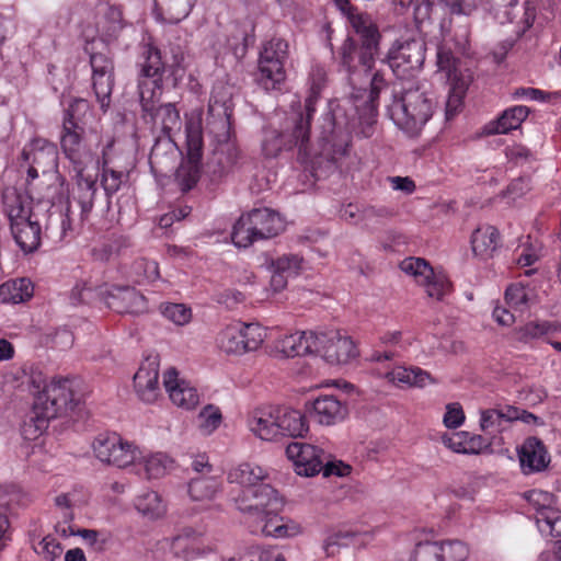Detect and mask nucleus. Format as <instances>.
Here are the masks:
<instances>
[{
    "instance_id": "nucleus-55",
    "label": "nucleus",
    "mask_w": 561,
    "mask_h": 561,
    "mask_svg": "<svg viewBox=\"0 0 561 561\" xmlns=\"http://www.w3.org/2000/svg\"><path fill=\"white\" fill-rule=\"evenodd\" d=\"M1 294L8 291L10 294L9 300L13 304H20L33 296L34 287L28 279L21 278L14 280L12 284H5L0 287Z\"/></svg>"
},
{
    "instance_id": "nucleus-3",
    "label": "nucleus",
    "mask_w": 561,
    "mask_h": 561,
    "mask_svg": "<svg viewBox=\"0 0 561 561\" xmlns=\"http://www.w3.org/2000/svg\"><path fill=\"white\" fill-rule=\"evenodd\" d=\"M30 383L38 391L23 433L28 438L38 437L47 430L51 420L72 411L79 403L75 396L73 381L69 378L54 379L49 385L39 370L31 369Z\"/></svg>"
},
{
    "instance_id": "nucleus-39",
    "label": "nucleus",
    "mask_w": 561,
    "mask_h": 561,
    "mask_svg": "<svg viewBox=\"0 0 561 561\" xmlns=\"http://www.w3.org/2000/svg\"><path fill=\"white\" fill-rule=\"evenodd\" d=\"M220 481L210 476L192 478L188 483V494L193 501L207 502L215 499L220 491Z\"/></svg>"
},
{
    "instance_id": "nucleus-4",
    "label": "nucleus",
    "mask_w": 561,
    "mask_h": 561,
    "mask_svg": "<svg viewBox=\"0 0 561 561\" xmlns=\"http://www.w3.org/2000/svg\"><path fill=\"white\" fill-rule=\"evenodd\" d=\"M391 103L387 106L393 123L410 136H416L432 117L434 100L415 83L392 90Z\"/></svg>"
},
{
    "instance_id": "nucleus-64",
    "label": "nucleus",
    "mask_w": 561,
    "mask_h": 561,
    "mask_svg": "<svg viewBox=\"0 0 561 561\" xmlns=\"http://www.w3.org/2000/svg\"><path fill=\"white\" fill-rule=\"evenodd\" d=\"M38 547L41 548V553L48 561H55L62 553V547L60 542L50 535L44 537L39 541Z\"/></svg>"
},
{
    "instance_id": "nucleus-2",
    "label": "nucleus",
    "mask_w": 561,
    "mask_h": 561,
    "mask_svg": "<svg viewBox=\"0 0 561 561\" xmlns=\"http://www.w3.org/2000/svg\"><path fill=\"white\" fill-rule=\"evenodd\" d=\"M386 88V79L377 71L370 78L369 91L356 88L354 84L350 96L331 107L332 130L331 136L324 140L330 145L335 161L337 157L347 153L350 136L355 131L356 121H363L368 125L374 122L377 115V99Z\"/></svg>"
},
{
    "instance_id": "nucleus-22",
    "label": "nucleus",
    "mask_w": 561,
    "mask_h": 561,
    "mask_svg": "<svg viewBox=\"0 0 561 561\" xmlns=\"http://www.w3.org/2000/svg\"><path fill=\"white\" fill-rule=\"evenodd\" d=\"M240 152L234 142L216 144L206 163V173L213 182L220 181L236 167Z\"/></svg>"
},
{
    "instance_id": "nucleus-51",
    "label": "nucleus",
    "mask_w": 561,
    "mask_h": 561,
    "mask_svg": "<svg viewBox=\"0 0 561 561\" xmlns=\"http://www.w3.org/2000/svg\"><path fill=\"white\" fill-rule=\"evenodd\" d=\"M400 268L405 274L413 276L419 284L434 276V271L431 265L421 257L404 259L400 263Z\"/></svg>"
},
{
    "instance_id": "nucleus-56",
    "label": "nucleus",
    "mask_w": 561,
    "mask_h": 561,
    "mask_svg": "<svg viewBox=\"0 0 561 561\" xmlns=\"http://www.w3.org/2000/svg\"><path fill=\"white\" fill-rule=\"evenodd\" d=\"M28 499L16 485H8L0 490V507L13 512L20 506H25Z\"/></svg>"
},
{
    "instance_id": "nucleus-45",
    "label": "nucleus",
    "mask_w": 561,
    "mask_h": 561,
    "mask_svg": "<svg viewBox=\"0 0 561 561\" xmlns=\"http://www.w3.org/2000/svg\"><path fill=\"white\" fill-rule=\"evenodd\" d=\"M139 99L144 118L158 106L156 103L161 95L162 81L156 87L152 80L140 79L138 83Z\"/></svg>"
},
{
    "instance_id": "nucleus-27",
    "label": "nucleus",
    "mask_w": 561,
    "mask_h": 561,
    "mask_svg": "<svg viewBox=\"0 0 561 561\" xmlns=\"http://www.w3.org/2000/svg\"><path fill=\"white\" fill-rule=\"evenodd\" d=\"M519 461L524 472L531 473L546 469L550 462V457L539 438L528 437L519 450Z\"/></svg>"
},
{
    "instance_id": "nucleus-36",
    "label": "nucleus",
    "mask_w": 561,
    "mask_h": 561,
    "mask_svg": "<svg viewBox=\"0 0 561 561\" xmlns=\"http://www.w3.org/2000/svg\"><path fill=\"white\" fill-rule=\"evenodd\" d=\"M147 117H150L154 125H160L164 136L172 137V134L179 131L181 128L180 112L174 103H165L156 106Z\"/></svg>"
},
{
    "instance_id": "nucleus-47",
    "label": "nucleus",
    "mask_w": 561,
    "mask_h": 561,
    "mask_svg": "<svg viewBox=\"0 0 561 561\" xmlns=\"http://www.w3.org/2000/svg\"><path fill=\"white\" fill-rule=\"evenodd\" d=\"M305 263L301 255L287 253L271 260L270 267L290 277L299 275L305 270Z\"/></svg>"
},
{
    "instance_id": "nucleus-12",
    "label": "nucleus",
    "mask_w": 561,
    "mask_h": 561,
    "mask_svg": "<svg viewBox=\"0 0 561 561\" xmlns=\"http://www.w3.org/2000/svg\"><path fill=\"white\" fill-rule=\"evenodd\" d=\"M21 156L28 164L27 181H35L39 175L46 176L58 172V149L47 139H33L23 148Z\"/></svg>"
},
{
    "instance_id": "nucleus-9",
    "label": "nucleus",
    "mask_w": 561,
    "mask_h": 561,
    "mask_svg": "<svg viewBox=\"0 0 561 561\" xmlns=\"http://www.w3.org/2000/svg\"><path fill=\"white\" fill-rule=\"evenodd\" d=\"M89 64L91 67V87L96 102L102 111H106L111 105V96L115 87V62L114 56L108 48L96 51L93 47L89 49Z\"/></svg>"
},
{
    "instance_id": "nucleus-61",
    "label": "nucleus",
    "mask_w": 561,
    "mask_h": 561,
    "mask_svg": "<svg viewBox=\"0 0 561 561\" xmlns=\"http://www.w3.org/2000/svg\"><path fill=\"white\" fill-rule=\"evenodd\" d=\"M439 542H419L412 552L410 561H442V559H439Z\"/></svg>"
},
{
    "instance_id": "nucleus-43",
    "label": "nucleus",
    "mask_w": 561,
    "mask_h": 561,
    "mask_svg": "<svg viewBox=\"0 0 561 561\" xmlns=\"http://www.w3.org/2000/svg\"><path fill=\"white\" fill-rule=\"evenodd\" d=\"M249 37V30L245 25L232 23L227 30L226 45L237 58H242L247 53Z\"/></svg>"
},
{
    "instance_id": "nucleus-52",
    "label": "nucleus",
    "mask_w": 561,
    "mask_h": 561,
    "mask_svg": "<svg viewBox=\"0 0 561 561\" xmlns=\"http://www.w3.org/2000/svg\"><path fill=\"white\" fill-rule=\"evenodd\" d=\"M552 325L548 321H531L515 330V337L518 342L530 343L548 334Z\"/></svg>"
},
{
    "instance_id": "nucleus-46",
    "label": "nucleus",
    "mask_w": 561,
    "mask_h": 561,
    "mask_svg": "<svg viewBox=\"0 0 561 561\" xmlns=\"http://www.w3.org/2000/svg\"><path fill=\"white\" fill-rule=\"evenodd\" d=\"M174 158V142L172 137L164 136L163 139L159 138L151 148L149 154V162L151 168H162Z\"/></svg>"
},
{
    "instance_id": "nucleus-24",
    "label": "nucleus",
    "mask_w": 561,
    "mask_h": 561,
    "mask_svg": "<svg viewBox=\"0 0 561 561\" xmlns=\"http://www.w3.org/2000/svg\"><path fill=\"white\" fill-rule=\"evenodd\" d=\"M128 26L124 19L123 10L118 5L106 4L101 12V16L96 23V31L100 41L105 44V48L115 44L124 28Z\"/></svg>"
},
{
    "instance_id": "nucleus-19",
    "label": "nucleus",
    "mask_w": 561,
    "mask_h": 561,
    "mask_svg": "<svg viewBox=\"0 0 561 561\" xmlns=\"http://www.w3.org/2000/svg\"><path fill=\"white\" fill-rule=\"evenodd\" d=\"M286 455L294 462L295 471L299 476L313 477L321 472L327 454L317 446L295 442L286 447Z\"/></svg>"
},
{
    "instance_id": "nucleus-6",
    "label": "nucleus",
    "mask_w": 561,
    "mask_h": 561,
    "mask_svg": "<svg viewBox=\"0 0 561 561\" xmlns=\"http://www.w3.org/2000/svg\"><path fill=\"white\" fill-rule=\"evenodd\" d=\"M248 423L250 431L263 440H275L279 436L302 437L308 431L305 416L288 408H278L274 412L254 411Z\"/></svg>"
},
{
    "instance_id": "nucleus-57",
    "label": "nucleus",
    "mask_w": 561,
    "mask_h": 561,
    "mask_svg": "<svg viewBox=\"0 0 561 561\" xmlns=\"http://www.w3.org/2000/svg\"><path fill=\"white\" fill-rule=\"evenodd\" d=\"M159 309L164 318L176 325H184L192 319V310L184 304L164 302Z\"/></svg>"
},
{
    "instance_id": "nucleus-40",
    "label": "nucleus",
    "mask_w": 561,
    "mask_h": 561,
    "mask_svg": "<svg viewBox=\"0 0 561 561\" xmlns=\"http://www.w3.org/2000/svg\"><path fill=\"white\" fill-rule=\"evenodd\" d=\"M69 206L65 210L59 207L49 208L47 210V220L45 233L54 240H62L67 232L71 230V220L69 217Z\"/></svg>"
},
{
    "instance_id": "nucleus-21",
    "label": "nucleus",
    "mask_w": 561,
    "mask_h": 561,
    "mask_svg": "<svg viewBox=\"0 0 561 561\" xmlns=\"http://www.w3.org/2000/svg\"><path fill=\"white\" fill-rule=\"evenodd\" d=\"M106 306L117 313L139 314L147 311V299L134 287H114L104 297Z\"/></svg>"
},
{
    "instance_id": "nucleus-17",
    "label": "nucleus",
    "mask_w": 561,
    "mask_h": 561,
    "mask_svg": "<svg viewBox=\"0 0 561 561\" xmlns=\"http://www.w3.org/2000/svg\"><path fill=\"white\" fill-rule=\"evenodd\" d=\"M553 494L533 490L528 493V501L536 507V523L541 533H549L556 539L553 549L561 545V511L551 506Z\"/></svg>"
},
{
    "instance_id": "nucleus-48",
    "label": "nucleus",
    "mask_w": 561,
    "mask_h": 561,
    "mask_svg": "<svg viewBox=\"0 0 561 561\" xmlns=\"http://www.w3.org/2000/svg\"><path fill=\"white\" fill-rule=\"evenodd\" d=\"M241 330L236 324H230L220 331L217 337V344L221 351L227 354H243L241 347Z\"/></svg>"
},
{
    "instance_id": "nucleus-25",
    "label": "nucleus",
    "mask_w": 561,
    "mask_h": 561,
    "mask_svg": "<svg viewBox=\"0 0 561 561\" xmlns=\"http://www.w3.org/2000/svg\"><path fill=\"white\" fill-rule=\"evenodd\" d=\"M38 183L27 181L30 191L42 203L50 205L49 208L56 207V203H61L68 193L66 179L59 172H53Z\"/></svg>"
},
{
    "instance_id": "nucleus-62",
    "label": "nucleus",
    "mask_w": 561,
    "mask_h": 561,
    "mask_svg": "<svg viewBox=\"0 0 561 561\" xmlns=\"http://www.w3.org/2000/svg\"><path fill=\"white\" fill-rule=\"evenodd\" d=\"M420 285L425 287L426 294L431 298L440 300L449 289V283L444 275H435L427 278Z\"/></svg>"
},
{
    "instance_id": "nucleus-37",
    "label": "nucleus",
    "mask_w": 561,
    "mask_h": 561,
    "mask_svg": "<svg viewBox=\"0 0 561 561\" xmlns=\"http://www.w3.org/2000/svg\"><path fill=\"white\" fill-rule=\"evenodd\" d=\"M386 378L400 387H424L431 381V375L420 367H396L386 374Z\"/></svg>"
},
{
    "instance_id": "nucleus-5",
    "label": "nucleus",
    "mask_w": 561,
    "mask_h": 561,
    "mask_svg": "<svg viewBox=\"0 0 561 561\" xmlns=\"http://www.w3.org/2000/svg\"><path fill=\"white\" fill-rule=\"evenodd\" d=\"M3 205L15 243L24 253H33L41 245L42 226L31 203L12 191L3 194Z\"/></svg>"
},
{
    "instance_id": "nucleus-34",
    "label": "nucleus",
    "mask_w": 561,
    "mask_h": 561,
    "mask_svg": "<svg viewBox=\"0 0 561 561\" xmlns=\"http://www.w3.org/2000/svg\"><path fill=\"white\" fill-rule=\"evenodd\" d=\"M141 57V79L152 80V83L158 87L159 82L162 81V73L164 71V62L162 61L161 51L152 44H146L142 47Z\"/></svg>"
},
{
    "instance_id": "nucleus-33",
    "label": "nucleus",
    "mask_w": 561,
    "mask_h": 561,
    "mask_svg": "<svg viewBox=\"0 0 561 561\" xmlns=\"http://www.w3.org/2000/svg\"><path fill=\"white\" fill-rule=\"evenodd\" d=\"M267 477L268 473L263 467L255 463L243 462L231 469L228 472L227 479L230 483L240 484L244 490L257 486Z\"/></svg>"
},
{
    "instance_id": "nucleus-29",
    "label": "nucleus",
    "mask_w": 561,
    "mask_h": 561,
    "mask_svg": "<svg viewBox=\"0 0 561 561\" xmlns=\"http://www.w3.org/2000/svg\"><path fill=\"white\" fill-rule=\"evenodd\" d=\"M317 333L301 331L278 340L276 348L286 357L312 355L317 352Z\"/></svg>"
},
{
    "instance_id": "nucleus-32",
    "label": "nucleus",
    "mask_w": 561,
    "mask_h": 561,
    "mask_svg": "<svg viewBox=\"0 0 561 561\" xmlns=\"http://www.w3.org/2000/svg\"><path fill=\"white\" fill-rule=\"evenodd\" d=\"M499 245L500 233L491 225L479 226L471 234L472 252L483 260L492 257Z\"/></svg>"
},
{
    "instance_id": "nucleus-41",
    "label": "nucleus",
    "mask_w": 561,
    "mask_h": 561,
    "mask_svg": "<svg viewBox=\"0 0 561 561\" xmlns=\"http://www.w3.org/2000/svg\"><path fill=\"white\" fill-rule=\"evenodd\" d=\"M134 505L136 510L149 519H158L167 512V504L161 495L154 491H145L136 496Z\"/></svg>"
},
{
    "instance_id": "nucleus-30",
    "label": "nucleus",
    "mask_w": 561,
    "mask_h": 561,
    "mask_svg": "<svg viewBox=\"0 0 561 561\" xmlns=\"http://www.w3.org/2000/svg\"><path fill=\"white\" fill-rule=\"evenodd\" d=\"M249 216L260 240L276 237L285 228L280 216L270 208L253 209Z\"/></svg>"
},
{
    "instance_id": "nucleus-31",
    "label": "nucleus",
    "mask_w": 561,
    "mask_h": 561,
    "mask_svg": "<svg viewBox=\"0 0 561 561\" xmlns=\"http://www.w3.org/2000/svg\"><path fill=\"white\" fill-rule=\"evenodd\" d=\"M171 550L174 557L192 561L204 553L199 534L193 528H183L172 538Z\"/></svg>"
},
{
    "instance_id": "nucleus-63",
    "label": "nucleus",
    "mask_w": 561,
    "mask_h": 561,
    "mask_svg": "<svg viewBox=\"0 0 561 561\" xmlns=\"http://www.w3.org/2000/svg\"><path fill=\"white\" fill-rule=\"evenodd\" d=\"M505 300L510 307L522 311L528 302V295L523 286L511 285L505 290Z\"/></svg>"
},
{
    "instance_id": "nucleus-28",
    "label": "nucleus",
    "mask_w": 561,
    "mask_h": 561,
    "mask_svg": "<svg viewBox=\"0 0 561 561\" xmlns=\"http://www.w3.org/2000/svg\"><path fill=\"white\" fill-rule=\"evenodd\" d=\"M113 147V140H108L102 148L101 157L94 154V161L101 171V185L107 197V208L111 204V197L119 191L127 179V174L108 167L107 151Z\"/></svg>"
},
{
    "instance_id": "nucleus-50",
    "label": "nucleus",
    "mask_w": 561,
    "mask_h": 561,
    "mask_svg": "<svg viewBox=\"0 0 561 561\" xmlns=\"http://www.w3.org/2000/svg\"><path fill=\"white\" fill-rule=\"evenodd\" d=\"M402 8L412 9L416 27L422 32L423 24L431 20L435 0H397Z\"/></svg>"
},
{
    "instance_id": "nucleus-58",
    "label": "nucleus",
    "mask_w": 561,
    "mask_h": 561,
    "mask_svg": "<svg viewBox=\"0 0 561 561\" xmlns=\"http://www.w3.org/2000/svg\"><path fill=\"white\" fill-rule=\"evenodd\" d=\"M442 561H465L469 554L467 546L459 540L439 542Z\"/></svg>"
},
{
    "instance_id": "nucleus-1",
    "label": "nucleus",
    "mask_w": 561,
    "mask_h": 561,
    "mask_svg": "<svg viewBox=\"0 0 561 561\" xmlns=\"http://www.w3.org/2000/svg\"><path fill=\"white\" fill-rule=\"evenodd\" d=\"M89 111L90 104L87 100H75L65 111L60 134V148L76 173L72 198L80 207L82 220L90 216L98 196L96 178L84 174L94 161V152L84 138V118Z\"/></svg>"
},
{
    "instance_id": "nucleus-18",
    "label": "nucleus",
    "mask_w": 561,
    "mask_h": 561,
    "mask_svg": "<svg viewBox=\"0 0 561 561\" xmlns=\"http://www.w3.org/2000/svg\"><path fill=\"white\" fill-rule=\"evenodd\" d=\"M233 104L230 98H218L213 93L209 100L206 128L216 144L233 142L231 140V116Z\"/></svg>"
},
{
    "instance_id": "nucleus-59",
    "label": "nucleus",
    "mask_w": 561,
    "mask_h": 561,
    "mask_svg": "<svg viewBox=\"0 0 561 561\" xmlns=\"http://www.w3.org/2000/svg\"><path fill=\"white\" fill-rule=\"evenodd\" d=\"M458 59L454 56L450 48L445 45L437 47V66L439 70L445 71L448 80L456 81Z\"/></svg>"
},
{
    "instance_id": "nucleus-44",
    "label": "nucleus",
    "mask_w": 561,
    "mask_h": 561,
    "mask_svg": "<svg viewBox=\"0 0 561 561\" xmlns=\"http://www.w3.org/2000/svg\"><path fill=\"white\" fill-rule=\"evenodd\" d=\"M231 239L233 244L238 248H248L254 241L260 240L254 231V225L250 224L249 213L242 215L234 224Z\"/></svg>"
},
{
    "instance_id": "nucleus-11",
    "label": "nucleus",
    "mask_w": 561,
    "mask_h": 561,
    "mask_svg": "<svg viewBox=\"0 0 561 561\" xmlns=\"http://www.w3.org/2000/svg\"><path fill=\"white\" fill-rule=\"evenodd\" d=\"M92 447L100 461L118 468L136 463L141 458V453L136 446L115 433L100 434L94 439Z\"/></svg>"
},
{
    "instance_id": "nucleus-23",
    "label": "nucleus",
    "mask_w": 561,
    "mask_h": 561,
    "mask_svg": "<svg viewBox=\"0 0 561 561\" xmlns=\"http://www.w3.org/2000/svg\"><path fill=\"white\" fill-rule=\"evenodd\" d=\"M135 390L145 403H153L161 396L159 386V363L156 358L141 363L134 376Z\"/></svg>"
},
{
    "instance_id": "nucleus-49",
    "label": "nucleus",
    "mask_w": 561,
    "mask_h": 561,
    "mask_svg": "<svg viewBox=\"0 0 561 561\" xmlns=\"http://www.w3.org/2000/svg\"><path fill=\"white\" fill-rule=\"evenodd\" d=\"M236 325L241 330L243 354L256 351L265 337L263 328L257 323H236Z\"/></svg>"
},
{
    "instance_id": "nucleus-16",
    "label": "nucleus",
    "mask_w": 561,
    "mask_h": 561,
    "mask_svg": "<svg viewBox=\"0 0 561 561\" xmlns=\"http://www.w3.org/2000/svg\"><path fill=\"white\" fill-rule=\"evenodd\" d=\"M317 352L325 362L334 365H344L354 359L357 348L350 336L341 335L337 331L317 333Z\"/></svg>"
},
{
    "instance_id": "nucleus-7",
    "label": "nucleus",
    "mask_w": 561,
    "mask_h": 561,
    "mask_svg": "<svg viewBox=\"0 0 561 561\" xmlns=\"http://www.w3.org/2000/svg\"><path fill=\"white\" fill-rule=\"evenodd\" d=\"M185 135L187 161L179 169L176 175L183 192L192 190L201 176V160L204 147L201 112L185 116Z\"/></svg>"
},
{
    "instance_id": "nucleus-15",
    "label": "nucleus",
    "mask_w": 561,
    "mask_h": 561,
    "mask_svg": "<svg viewBox=\"0 0 561 561\" xmlns=\"http://www.w3.org/2000/svg\"><path fill=\"white\" fill-rule=\"evenodd\" d=\"M335 5L347 18L353 32L357 36L355 41L363 47L379 51L381 34L373 18L352 5L348 0H335Z\"/></svg>"
},
{
    "instance_id": "nucleus-42",
    "label": "nucleus",
    "mask_w": 561,
    "mask_h": 561,
    "mask_svg": "<svg viewBox=\"0 0 561 561\" xmlns=\"http://www.w3.org/2000/svg\"><path fill=\"white\" fill-rule=\"evenodd\" d=\"M196 0H154L156 7L165 14L170 23H179L185 19Z\"/></svg>"
},
{
    "instance_id": "nucleus-26",
    "label": "nucleus",
    "mask_w": 561,
    "mask_h": 561,
    "mask_svg": "<svg viewBox=\"0 0 561 561\" xmlns=\"http://www.w3.org/2000/svg\"><path fill=\"white\" fill-rule=\"evenodd\" d=\"M309 413L319 424L333 425L347 416L348 409L334 396H320L311 403Z\"/></svg>"
},
{
    "instance_id": "nucleus-60",
    "label": "nucleus",
    "mask_w": 561,
    "mask_h": 561,
    "mask_svg": "<svg viewBox=\"0 0 561 561\" xmlns=\"http://www.w3.org/2000/svg\"><path fill=\"white\" fill-rule=\"evenodd\" d=\"M171 460L163 454H156L146 458L142 462L147 479H158L162 477Z\"/></svg>"
},
{
    "instance_id": "nucleus-54",
    "label": "nucleus",
    "mask_w": 561,
    "mask_h": 561,
    "mask_svg": "<svg viewBox=\"0 0 561 561\" xmlns=\"http://www.w3.org/2000/svg\"><path fill=\"white\" fill-rule=\"evenodd\" d=\"M467 90V84L462 81H457L453 84L449 91L445 105V118L451 121L461 110L463 105V96Z\"/></svg>"
},
{
    "instance_id": "nucleus-10",
    "label": "nucleus",
    "mask_w": 561,
    "mask_h": 561,
    "mask_svg": "<svg viewBox=\"0 0 561 561\" xmlns=\"http://www.w3.org/2000/svg\"><path fill=\"white\" fill-rule=\"evenodd\" d=\"M425 43L421 38H399L389 48L383 61L399 79L420 70L425 60Z\"/></svg>"
},
{
    "instance_id": "nucleus-35",
    "label": "nucleus",
    "mask_w": 561,
    "mask_h": 561,
    "mask_svg": "<svg viewBox=\"0 0 561 561\" xmlns=\"http://www.w3.org/2000/svg\"><path fill=\"white\" fill-rule=\"evenodd\" d=\"M314 111V99L313 95H311L305 102V113L296 115L294 119V127L291 131L293 142L295 146H299L300 150L306 153L308 150L310 135V122Z\"/></svg>"
},
{
    "instance_id": "nucleus-8",
    "label": "nucleus",
    "mask_w": 561,
    "mask_h": 561,
    "mask_svg": "<svg viewBox=\"0 0 561 561\" xmlns=\"http://www.w3.org/2000/svg\"><path fill=\"white\" fill-rule=\"evenodd\" d=\"M288 58V43L273 37L262 45L259 56L256 80L265 90L276 89L286 78L285 62Z\"/></svg>"
},
{
    "instance_id": "nucleus-20",
    "label": "nucleus",
    "mask_w": 561,
    "mask_h": 561,
    "mask_svg": "<svg viewBox=\"0 0 561 561\" xmlns=\"http://www.w3.org/2000/svg\"><path fill=\"white\" fill-rule=\"evenodd\" d=\"M163 385L170 400L179 408L193 410L199 403V394L188 381L179 378V371L170 367L163 374Z\"/></svg>"
},
{
    "instance_id": "nucleus-53",
    "label": "nucleus",
    "mask_w": 561,
    "mask_h": 561,
    "mask_svg": "<svg viewBox=\"0 0 561 561\" xmlns=\"http://www.w3.org/2000/svg\"><path fill=\"white\" fill-rule=\"evenodd\" d=\"M197 419L201 432L205 435H209L219 427L222 421V415L218 407L208 404L203 408Z\"/></svg>"
},
{
    "instance_id": "nucleus-14",
    "label": "nucleus",
    "mask_w": 561,
    "mask_h": 561,
    "mask_svg": "<svg viewBox=\"0 0 561 561\" xmlns=\"http://www.w3.org/2000/svg\"><path fill=\"white\" fill-rule=\"evenodd\" d=\"M234 501L237 508L250 518L254 516L266 517L268 513L276 512L282 505L277 491L267 483L242 490Z\"/></svg>"
},
{
    "instance_id": "nucleus-13",
    "label": "nucleus",
    "mask_w": 561,
    "mask_h": 561,
    "mask_svg": "<svg viewBox=\"0 0 561 561\" xmlns=\"http://www.w3.org/2000/svg\"><path fill=\"white\" fill-rule=\"evenodd\" d=\"M337 55L340 67L347 73L351 85H354V76L364 75L368 78L379 51L363 47L354 37L347 36Z\"/></svg>"
},
{
    "instance_id": "nucleus-38",
    "label": "nucleus",
    "mask_w": 561,
    "mask_h": 561,
    "mask_svg": "<svg viewBox=\"0 0 561 561\" xmlns=\"http://www.w3.org/2000/svg\"><path fill=\"white\" fill-rule=\"evenodd\" d=\"M530 110L524 105H516L505 110L502 115L490 125V134H507L518 128L529 115Z\"/></svg>"
}]
</instances>
